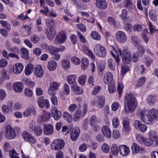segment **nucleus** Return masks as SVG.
Returning <instances> with one entry per match:
<instances>
[{
  "label": "nucleus",
  "instance_id": "1",
  "mask_svg": "<svg viewBox=\"0 0 158 158\" xmlns=\"http://www.w3.org/2000/svg\"><path fill=\"white\" fill-rule=\"evenodd\" d=\"M125 107L124 109L127 113L132 112L134 111L138 105L135 98L132 94H127L124 99Z\"/></svg>",
  "mask_w": 158,
  "mask_h": 158
},
{
  "label": "nucleus",
  "instance_id": "2",
  "mask_svg": "<svg viewBox=\"0 0 158 158\" xmlns=\"http://www.w3.org/2000/svg\"><path fill=\"white\" fill-rule=\"evenodd\" d=\"M94 51L96 56L98 57L103 58L106 56L107 52L106 48L100 44H97L95 45Z\"/></svg>",
  "mask_w": 158,
  "mask_h": 158
},
{
  "label": "nucleus",
  "instance_id": "3",
  "mask_svg": "<svg viewBox=\"0 0 158 158\" xmlns=\"http://www.w3.org/2000/svg\"><path fill=\"white\" fill-rule=\"evenodd\" d=\"M139 115L142 121L146 124H150L153 122L147 110H144L140 111Z\"/></svg>",
  "mask_w": 158,
  "mask_h": 158
},
{
  "label": "nucleus",
  "instance_id": "4",
  "mask_svg": "<svg viewBox=\"0 0 158 158\" xmlns=\"http://www.w3.org/2000/svg\"><path fill=\"white\" fill-rule=\"evenodd\" d=\"M52 149L55 150H59L62 149L64 146V142L61 139H57L53 140L50 144Z\"/></svg>",
  "mask_w": 158,
  "mask_h": 158
},
{
  "label": "nucleus",
  "instance_id": "5",
  "mask_svg": "<svg viewBox=\"0 0 158 158\" xmlns=\"http://www.w3.org/2000/svg\"><path fill=\"white\" fill-rule=\"evenodd\" d=\"M119 51L120 55L122 56L123 62L125 64L130 63L131 59L130 53L126 50H124L122 51L120 49H119Z\"/></svg>",
  "mask_w": 158,
  "mask_h": 158
},
{
  "label": "nucleus",
  "instance_id": "6",
  "mask_svg": "<svg viewBox=\"0 0 158 158\" xmlns=\"http://www.w3.org/2000/svg\"><path fill=\"white\" fill-rule=\"evenodd\" d=\"M5 136L9 139H14L16 135L15 130L14 128L10 127H7L5 128Z\"/></svg>",
  "mask_w": 158,
  "mask_h": 158
},
{
  "label": "nucleus",
  "instance_id": "7",
  "mask_svg": "<svg viewBox=\"0 0 158 158\" xmlns=\"http://www.w3.org/2000/svg\"><path fill=\"white\" fill-rule=\"evenodd\" d=\"M49 113L43 110L40 116L38 117L37 122L40 124L44 123L46 121L49 120L50 118Z\"/></svg>",
  "mask_w": 158,
  "mask_h": 158
},
{
  "label": "nucleus",
  "instance_id": "8",
  "mask_svg": "<svg viewBox=\"0 0 158 158\" xmlns=\"http://www.w3.org/2000/svg\"><path fill=\"white\" fill-rule=\"evenodd\" d=\"M29 129L31 132L36 136L40 135L42 133L41 127L39 126H35L32 122L29 125Z\"/></svg>",
  "mask_w": 158,
  "mask_h": 158
},
{
  "label": "nucleus",
  "instance_id": "9",
  "mask_svg": "<svg viewBox=\"0 0 158 158\" xmlns=\"http://www.w3.org/2000/svg\"><path fill=\"white\" fill-rule=\"evenodd\" d=\"M97 100L95 99L92 102V105L94 106H96L98 108H100L102 107L105 104V98L103 96L96 97Z\"/></svg>",
  "mask_w": 158,
  "mask_h": 158
},
{
  "label": "nucleus",
  "instance_id": "10",
  "mask_svg": "<svg viewBox=\"0 0 158 158\" xmlns=\"http://www.w3.org/2000/svg\"><path fill=\"white\" fill-rule=\"evenodd\" d=\"M60 35L56 37L54 40V43L57 45L58 43H62L66 40V36L64 32L62 31L59 32Z\"/></svg>",
  "mask_w": 158,
  "mask_h": 158
},
{
  "label": "nucleus",
  "instance_id": "11",
  "mask_svg": "<svg viewBox=\"0 0 158 158\" xmlns=\"http://www.w3.org/2000/svg\"><path fill=\"white\" fill-rule=\"evenodd\" d=\"M115 37L117 41L120 43H124L127 40L126 34L121 31H119L116 33Z\"/></svg>",
  "mask_w": 158,
  "mask_h": 158
},
{
  "label": "nucleus",
  "instance_id": "12",
  "mask_svg": "<svg viewBox=\"0 0 158 158\" xmlns=\"http://www.w3.org/2000/svg\"><path fill=\"white\" fill-rule=\"evenodd\" d=\"M80 129L78 127H74L70 133V138L73 141H76L79 135Z\"/></svg>",
  "mask_w": 158,
  "mask_h": 158
},
{
  "label": "nucleus",
  "instance_id": "13",
  "mask_svg": "<svg viewBox=\"0 0 158 158\" xmlns=\"http://www.w3.org/2000/svg\"><path fill=\"white\" fill-rule=\"evenodd\" d=\"M60 85V84L56 82H54L50 83L49 87L48 89V93L49 94H56L55 91L58 89Z\"/></svg>",
  "mask_w": 158,
  "mask_h": 158
},
{
  "label": "nucleus",
  "instance_id": "14",
  "mask_svg": "<svg viewBox=\"0 0 158 158\" xmlns=\"http://www.w3.org/2000/svg\"><path fill=\"white\" fill-rule=\"evenodd\" d=\"M134 126L135 128L143 132H145L147 129V127L145 124L142 123L140 121L137 120L134 121Z\"/></svg>",
  "mask_w": 158,
  "mask_h": 158
},
{
  "label": "nucleus",
  "instance_id": "15",
  "mask_svg": "<svg viewBox=\"0 0 158 158\" xmlns=\"http://www.w3.org/2000/svg\"><path fill=\"white\" fill-rule=\"evenodd\" d=\"M112 73L110 72H107L104 75L103 78V81L105 83L110 84L114 82Z\"/></svg>",
  "mask_w": 158,
  "mask_h": 158
},
{
  "label": "nucleus",
  "instance_id": "16",
  "mask_svg": "<svg viewBox=\"0 0 158 158\" xmlns=\"http://www.w3.org/2000/svg\"><path fill=\"white\" fill-rule=\"evenodd\" d=\"M119 151L122 156H125L129 155L130 152V150L128 147L123 145L119 146Z\"/></svg>",
  "mask_w": 158,
  "mask_h": 158
},
{
  "label": "nucleus",
  "instance_id": "17",
  "mask_svg": "<svg viewBox=\"0 0 158 158\" xmlns=\"http://www.w3.org/2000/svg\"><path fill=\"white\" fill-rule=\"evenodd\" d=\"M101 131L103 135L105 137L108 138L111 137V131L107 126H103L101 128Z\"/></svg>",
  "mask_w": 158,
  "mask_h": 158
},
{
  "label": "nucleus",
  "instance_id": "18",
  "mask_svg": "<svg viewBox=\"0 0 158 158\" xmlns=\"http://www.w3.org/2000/svg\"><path fill=\"white\" fill-rule=\"evenodd\" d=\"M44 133L46 135H50L53 133V126L50 124L44 125Z\"/></svg>",
  "mask_w": 158,
  "mask_h": 158
},
{
  "label": "nucleus",
  "instance_id": "19",
  "mask_svg": "<svg viewBox=\"0 0 158 158\" xmlns=\"http://www.w3.org/2000/svg\"><path fill=\"white\" fill-rule=\"evenodd\" d=\"M130 124V121L127 118L123 120V130L126 132H129L131 130V128Z\"/></svg>",
  "mask_w": 158,
  "mask_h": 158
},
{
  "label": "nucleus",
  "instance_id": "20",
  "mask_svg": "<svg viewBox=\"0 0 158 158\" xmlns=\"http://www.w3.org/2000/svg\"><path fill=\"white\" fill-rule=\"evenodd\" d=\"M23 86L22 83L19 82H16L13 85V89L16 92H21L23 89Z\"/></svg>",
  "mask_w": 158,
  "mask_h": 158
},
{
  "label": "nucleus",
  "instance_id": "21",
  "mask_svg": "<svg viewBox=\"0 0 158 158\" xmlns=\"http://www.w3.org/2000/svg\"><path fill=\"white\" fill-rule=\"evenodd\" d=\"M153 122L156 120H158V110L155 109H152L148 111Z\"/></svg>",
  "mask_w": 158,
  "mask_h": 158
},
{
  "label": "nucleus",
  "instance_id": "22",
  "mask_svg": "<svg viewBox=\"0 0 158 158\" xmlns=\"http://www.w3.org/2000/svg\"><path fill=\"white\" fill-rule=\"evenodd\" d=\"M32 113V114L35 116L36 114V112L35 109L33 107H30L27 109L23 113V115L25 117L29 116Z\"/></svg>",
  "mask_w": 158,
  "mask_h": 158
},
{
  "label": "nucleus",
  "instance_id": "23",
  "mask_svg": "<svg viewBox=\"0 0 158 158\" xmlns=\"http://www.w3.org/2000/svg\"><path fill=\"white\" fill-rule=\"evenodd\" d=\"M34 73L37 77H42L44 73V71L41 65H37L35 67Z\"/></svg>",
  "mask_w": 158,
  "mask_h": 158
},
{
  "label": "nucleus",
  "instance_id": "24",
  "mask_svg": "<svg viewBox=\"0 0 158 158\" xmlns=\"http://www.w3.org/2000/svg\"><path fill=\"white\" fill-rule=\"evenodd\" d=\"M55 34V31L53 27H50L49 30H48L46 32V36L50 40L53 39Z\"/></svg>",
  "mask_w": 158,
  "mask_h": 158
},
{
  "label": "nucleus",
  "instance_id": "25",
  "mask_svg": "<svg viewBox=\"0 0 158 158\" xmlns=\"http://www.w3.org/2000/svg\"><path fill=\"white\" fill-rule=\"evenodd\" d=\"M23 68V66L21 63H17L13 67L14 72L15 74L20 73L22 71Z\"/></svg>",
  "mask_w": 158,
  "mask_h": 158
},
{
  "label": "nucleus",
  "instance_id": "26",
  "mask_svg": "<svg viewBox=\"0 0 158 158\" xmlns=\"http://www.w3.org/2000/svg\"><path fill=\"white\" fill-rule=\"evenodd\" d=\"M57 66V64L55 61L50 60L48 62L47 67L49 70L53 71L56 69Z\"/></svg>",
  "mask_w": 158,
  "mask_h": 158
},
{
  "label": "nucleus",
  "instance_id": "27",
  "mask_svg": "<svg viewBox=\"0 0 158 158\" xmlns=\"http://www.w3.org/2000/svg\"><path fill=\"white\" fill-rule=\"evenodd\" d=\"M1 75L2 77H0V84H1L3 82L4 80L8 79L9 78V76L7 74V71L4 69L2 71Z\"/></svg>",
  "mask_w": 158,
  "mask_h": 158
},
{
  "label": "nucleus",
  "instance_id": "28",
  "mask_svg": "<svg viewBox=\"0 0 158 158\" xmlns=\"http://www.w3.org/2000/svg\"><path fill=\"white\" fill-rule=\"evenodd\" d=\"M61 65L64 69L66 70L69 68L70 66V63L68 59H63L61 60Z\"/></svg>",
  "mask_w": 158,
  "mask_h": 158
},
{
  "label": "nucleus",
  "instance_id": "29",
  "mask_svg": "<svg viewBox=\"0 0 158 158\" xmlns=\"http://www.w3.org/2000/svg\"><path fill=\"white\" fill-rule=\"evenodd\" d=\"M91 38L94 40H99L101 39L100 34L96 31H92L90 34Z\"/></svg>",
  "mask_w": 158,
  "mask_h": 158
},
{
  "label": "nucleus",
  "instance_id": "30",
  "mask_svg": "<svg viewBox=\"0 0 158 158\" xmlns=\"http://www.w3.org/2000/svg\"><path fill=\"white\" fill-rule=\"evenodd\" d=\"M63 118L64 120L68 123H70L72 121V116L68 112L65 111L64 112L63 115Z\"/></svg>",
  "mask_w": 158,
  "mask_h": 158
},
{
  "label": "nucleus",
  "instance_id": "31",
  "mask_svg": "<svg viewBox=\"0 0 158 158\" xmlns=\"http://www.w3.org/2000/svg\"><path fill=\"white\" fill-rule=\"evenodd\" d=\"M34 66L31 64H28L25 68V74L27 75H30L33 70Z\"/></svg>",
  "mask_w": 158,
  "mask_h": 158
},
{
  "label": "nucleus",
  "instance_id": "32",
  "mask_svg": "<svg viewBox=\"0 0 158 158\" xmlns=\"http://www.w3.org/2000/svg\"><path fill=\"white\" fill-rule=\"evenodd\" d=\"M54 112L53 113V117L55 120H57L60 119L61 116L62 114L61 111L55 109L54 110Z\"/></svg>",
  "mask_w": 158,
  "mask_h": 158
},
{
  "label": "nucleus",
  "instance_id": "33",
  "mask_svg": "<svg viewBox=\"0 0 158 158\" xmlns=\"http://www.w3.org/2000/svg\"><path fill=\"white\" fill-rule=\"evenodd\" d=\"M21 53L23 58L27 59L28 58V52L26 49L24 48H22L21 49Z\"/></svg>",
  "mask_w": 158,
  "mask_h": 158
},
{
  "label": "nucleus",
  "instance_id": "34",
  "mask_svg": "<svg viewBox=\"0 0 158 158\" xmlns=\"http://www.w3.org/2000/svg\"><path fill=\"white\" fill-rule=\"evenodd\" d=\"M96 5L98 7L101 9H104L107 6V4L105 1L96 2Z\"/></svg>",
  "mask_w": 158,
  "mask_h": 158
},
{
  "label": "nucleus",
  "instance_id": "35",
  "mask_svg": "<svg viewBox=\"0 0 158 158\" xmlns=\"http://www.w3.org/2000/svg\"><path fill=\"white\" fill-rule=\"evenodd\" d=\"M89 65L88 60L85 58H83L81 60V67L83 69H85Z\"/></svg>",
  "mask_w": 158,
  "mask_h": 158
},
{
  "label": "nucleus",
  "instance_id": "36",
  "mask_svg": "<svg viewBox=\"0 0 158 158\" xmlns=\"http://www.w3.org/2000/svg\"><path fill=\"white\" fill-rule=\"evenodd\" d=\"M131 40L133 44L135 46H138L140 43L139 39L136 36H132L131 37Z\"/></svg>",
  "mask_w": 158,
  "mask_h": 158
},
{
  "label": "nucleus",
  "instance_id": "37",
  "mask_svg": "<svg viewBox=\"0 0 158 158\" xmlns=\"http://www.w3.org/2000/svg\"><path fill=\"white\" fill-rule=\"evenodd\" d=\"M82 115L81 111L80 110L76 111L73 117V120L75 121H77L80 118Z\"/></svg>",
  "mask_w": 158,
  "mask_h": 158
},
{
  "label": "nucleus",
  "instance_id": "38",
  "mask_svg": "<svg viewBox=\"0 0 158 158\" xmlns=\"http://www.w3.org/2000/svg\"><path fill=\"white\" fill-rule=\"evenodd\" d=\"M146 80V78L144 77H142L140 78L135 85L136 87L138 88L143 85L144 84Z\"/></svg>",
  "mask_w": 158,
  "mask_h": 158
},
{
  "label": "nucleus",
  "instance_id": "39",
  "mask_svg": "<svg viewBox=\"0 0 158 158\" xmlns=\"http://www.w3.org/2000/svg\"><path fill=\"white\" fill-rule=\"evenodd\" d=\"M111 150L113 155L117 156L118 154V146L115 144H113L111 147Z\"/></svg>",
  "mask_w": 158,
  "mask_h": 158
},
{
  "label": "nucleus",
  "instance_id": "40",
  "mask_svg": "<svg viewBox=\"0 0 158 158\" xmlns=\"http://www.w3.org/2000/svg\"><path fill=\"white\" fill-rule=\"evenodd\" d=\"M143 143L146 146L150 147L153 145V142L152 139L144 138Z\"/></svg>",
  "mask_w": 158,
  "mask_h": 158
},
{
  "label": "nucleus",
  "instance_id": "41",
  "mask_svg": "<svg viewBox=\"0 0 158 158\" xmlns=\"http://www.w3.org/2000/svg\"><path fill=\"white\" fill-rule=\"evenodd\" d=\"M108 62L109 68L112 70H114L115 69V66L114 60L111 58L110 59L108 60Z\"/></svg>",
  "mask_w": 158,
  "mask_h": 158
},
{
  "label": "nucleus",
  "instance_id": "42",
  "mask_svg": "<svg viewBox=\"0 0 158 158\" xmlns=\"http://www.w3.org/2000/svg\"><path fill=\"white\" fill-rule=\"evenodd\" d=\"M76 79V75H72L67 77V81L69 84H73L74 83Z\"/></svg>",
  "mask_w": 158,
  "mask_h": 158
},
{
  "label": "nucleus",
  "instance_id": "43",
  "mask_svg": "<svg viewBox=\"0 0 158 158\" xmlns=\"http://www.w3.org/2000/svg\"><path fill=\"white\" fill-rule=\"evenodd\" d=\"M127 12L125 10H123L122 11L121 14L120 15V17L125 22L127 21L128 18L127 16Z\"/></svg>",
  "mask_w": 158,
  "mask_h": 158
},
{
  "label": "nucleus",
  "instance_id": "44",
  "mask_svg": "<svg viewBox=\"0 0 158 158\" xmlns=\"http://www.w3.org/2000/svg\"><path fill=\"white\" fill-rule=\"evenodd\" d=\"M155 131H151L149 133V135L150 137L152 138L155 139L156 145V146H158V136L156 135L155 134Z\"/></svg>",
  "mask_w": 158,
  "mask_h": 158
},
{
  "label": "nucleus",
  "instance_id": "45",
  "mask_svg": "<svg viewBox=\"0 0 158 158\" xmlns=\"http://www.w3.org/2000/svg\"><path fill=\"white\" fill-rule=\"evenodd\" d=\"M86 78V76L85 75H83L80 76L78 79L79 83L81 85H83L85 84Z\"/></svg>",
  "mask_w": 158,
  "mask_h": 158
},
{
  "label": "nucleus",
  "instance_id": "46",
  "mask_svg": "<svg viewBox=\"0 0 158 158\" xmlns=\"http://www.w3.org/2000/svg\"><path fill=\"white\" fill-rule=\"evenodd\" d=\"M24 83L27 85L28 87L31 88L32 87L35 85L34 82L31 81L30 79H24Z\"/></svg>",
  "mask_w": 158,
  "mask_h": 158
},
{
  "label": "nucleus",
  "instance_id": "47",
  "mask_svg": "<svg viewBox=\"0 0 158 158\" xmlns=\"http://www.w3.org/2000/svg\"><path fill=\"white\" fill-rule=\"evenodd\" d=\"M139 146L136 143H133L131 146V149L132 150L133 154H135L137 153L139 151Z\"/></svg>",
  "mask_w": 158,
  "mask_h": 158
},
{
  "label": "nucleus",
  "instance_id": "48",
  "mask_svg": "<svg viewBox=\"0 0 158 158\" xmlns=\"http://www.w3.org/2000/svg\"><path fill=\"white\" fill-rule=\"evenodd\" d=\"M149 16L150 19L155 21L156 20L157 17L154 10H150L149 11Z\"/></svg>",
  "mask_w": 158,
  "mask_h": 158
},
{
  "label": "nucleus",
  "instance_id": "49",
  "mask_svg": "<svg viewBox=\"0 0 158 158\" xmlns=\"http://www.w3.org/2000/svg\"><path fill=\"white\" fill-rule=\"evenodd\" d=\"M44 100L42 97H40L37 100V103L40 107L43 108L44 107Z\"/></svg>",
  "mask_w": 158,
  "mask_h": 158
},
{
  "label": "nucleus",
  "instance_id": "50",
  "mask_svg": "<svg viewBox=\"0 0 158 158\" xmlns=\"http://www.w3.org/2000/svg\"><path fill=\"white\" fill-rule=\"evenodd\" d=\"M0 23L3 27H5L7 31H9L10 29V25L8 23L4 20H1Z\"/></svg>",
  "mask_w": 158,
  "mask_h": 158
},
{
  "label": "nucleus",
  "instance_id": "51",
  "mask_svg": "<svg viewBox=\"0 0 158 158\" xmlns=\"http://www.w3.org/2000/svg\"><path fill=\"white\" fill-rule=\"evenodd\" d=\"M52 96L50 98L51 103L53 105L56 106L58 105V101L57 97L55 95V94L50 95Z\"/></svg>",
  "mask_w": 158,
  "mask_h": 158
},
{
  "label": "nucleus",
  "instance_id": "52",
  "mask_svg": "<svg viewBox=\"0 0 158 158\" xmlns=\"http://www.w3.org/2000/svg\"><path fill=\"white\" fill-rule=\"evenodd\" d=\"M24 94L26 97H31L33 95V92L31 90L27 88L24 89Z\"/></svg>",
  "mask_w": 158,
  "mask_h": 158
},
{
  "label": "nucleus",
  "instance_id": "53",
  "mask_svg": "<svg viewBox=\"0 0 158 158\" xmlns=\"http://www.w3.org/2000/svg\"><path fill=\"white\" fill-rule=\"evenodd\" d=\"M97 119L96 116L93 115L91 116L89 119V124L90 125L96 124Z\"/></svg>",
  "mask_w": 158,
  "mask_h": 158
},
{
  "label": "nucleus",
  "instance_id": "54",
  "mask_svg": "<svg viewBox=\"0 0 158 158\" xmlns=\"http://www.w3.org/2000/svg\"><path fill=\"white\" fill-rule=\"evenodd\" d=\"M108 86V91L110 93H113L115 92L116 88L115 87V85L114 82L110 84Z\"/></svg>",
  "mask_w": 158,
  "mask_h": 158
},
{
  "label": "nucleus",
  "instance_id": "55",
  "mask_svg": "<svg viewBox=\"0 0 158 158\" xmlns=\"http://www.w3.org/2000/svg\"><path fill=\"white\" fill-rule=\"evenodd\" d=\"M77 105L75 104H73L70 105L68 108V110L69 112L73 113L76 109Z\"/></svg>",
  "mask_w": 158,
  "mask_h": 158
},
{
  "label": "nucleus",
  "instance_id": "56",
  "mask_svg": "<svg viewBox=\"0 0 158 158\" xmlns=\"http://www.w3.org/2000/svg\"><path fill=\"white\" fill-rule=\"evenodd\" d=\"M112 123L114 127L117 128L119 123V121L118 118L117 117H114L113 119Z\"/></svg>",
  "mask_w": 158,
  "mask_h": 158
},
{
  "label": "nucleus",
  "instance_id": "57",
  "mask_svg": "<svg viewBox=\"0 0 158 158\" xmlns=\"http://www.w3.org/2000/svg\"><path fill=\"white\" fill-rule=\"evenodd\" d=\"M71 60L73 64L76 65L79 64L81 62L80 59L76 56H73L72 57Z\"/></svg>",
  "mask_w": 158,
  "mask_h": 158
},
{
  "label": "nucleus",
  "instance_id": "58",
  "mask_svg": "<svg viewBox=\"0 0 158 158\" xmlns=\"http://www.w3.org/2000/svg\"><path fill=\"white\" fill-rule=\"evenodd\" d=\"M101 149L102 151L105 153H108L109 150L110 148L106 143H103Z\"/></svg>",
  "mask_w": 158,
  "mask_h": 158
},
{
  "label": "nucleus",
  "instance_id": "59",
  "mask_svg": "<svg viewBox=\"0 0 158 158\" xmlns=\"http://www.w3.org/2000/svg\"><path fill=\"white\" fill-rule=\"evenodd\" d=\"M31 40L34 44L37 43L39 41V38L38 35L36 34H34L31 35Z\"/></svg>",
  "mask_w": 158,
  "mask_h": 158
},
{
  "label": "nucleus",
  "instance_id": "60",
  "mask_svg": "<svg viewBox=\"0 0 158 158\" xmlns=\"http://www.w3.org/2000/svg\"><path fill=\"white\" fill-rule=\"evenodd\" d=\"M73 88L76 94H80L82 93V89L80 87L76 85H74L73 86Z\"/></svg>",
  "mask_w": 158,
  "mask_h": 158
},
{
  "label": "nucleus",
  "instance_id": "61",
  "mask_svg": "<svg viewBox=\"0 0 158 158\" xmlns=\"http://www.w3.org/2000/svg\"><path fill=\"white\" fill-rule=\"evenodd\" d=\"M58 50L57 48L51 45L49 46V49L48 51L51 54H53L57 52Z\"/></svg>",
  "mask_w": 158,
  "mask_h": 158
},
{
  "label": "nucleus",
  "instance_id": "62",
  "mask_svg": "<svg viewBox=\"0 0 158 158\" xmlns=\"http://www.w3.org/2000/svg\"><path fill=\"white\" fill-rule=\"evenodd\" d=\"M157 100L155 97L152 95L149 96L148 98L147 101L149 104H151L156 101Z\"/></svg>",
  "mask_w": 158,
  "mask_h": 158
},
{
  "label": "nucleus",
  "instance_id": "63",
  "mask_svg": "<svg viewBox=\"0 0 158 158\" xmlns=\"http://www.w3.org/2000/svg\"><path fill=\"white\" fill-rule=\"evenodd\" d=\"M64 94L68 95L70 93L69 88L67 83H65L64 85Z\"/></svg>",
  "mask_w": 158,
  "mask_h": 158
},
{
  "label": "nucleus",
  "instance_id": "64",
  "mask_svg": "<svg viewBox=\"0 0 158 158\" xmlns=\"http://www.w3.org/2000/svg\"><path fill=\"white\" fill-rule=\"evenodd\" d=\"M10 109L8 106L3 105L2 106V110L3 112L5 114H8L10 111Z\"/></svg>",
  "mask_w": 158,
  "mask_h": 158
}]
</instances>
